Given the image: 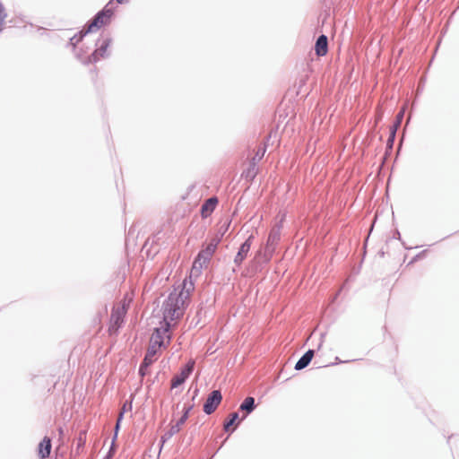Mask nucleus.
<instances>
[{
	"label": "nucleus",
	"mask_w": 459,
	"mask_h": 459,
	"mask_svg": "<svg viewBox=\"0 0 459 459\" xmlns=\"http://www.w3.org/2000/svg\"><path fill=\"white\" fill-rule=\"evenodd\" d=\"M403 114H404V110H401L396 116L395 123L390 127V135L387 140V146L389 148L393 147V144H394V142L395 139L396 131L402 123Z\"/></svg>",
	"instance_id": "f8f14e48"
},
{
	"label": "nucleus",
	"mask_w": 459,
	"mask_h": 459,
	"mask_svg": "<svg viewBox=\"0 0 459 459\" xmlns=\"http://www.w3.org/2000/svg\"><path fill=\"white\" fill-rule=\"evenodd\" d=\"M111 42L112 39L109 37L99 39L96 43L97 49L89 56V62L96 63L100 58L108 56V48L110 46Z\"/></svg>",
	"instance_id": "423d86ee"
},
{
	"label": "nucleus",
	"mask_w": 459,
	"mask_h": 459,
	"mask_svg": "<svg viewBox=\"0 0 459 459\" xmlns=\"http://www.w3.org/2000/svg\"><path fill=\"white\" fill-rule=\"evenodd\" d=\"M117 3L119 4H123L125 2V0H116Z\"/></svg>",
	"instance_id": "bb28decb"
},
{
	"label": "nucleus",
	"mask_w": 459,
	"mask_h": 459,
	"mask_svg": "<svg viewBox=\"0 0 459 459\" xmlns=\"http://www.w3.org/2000/svg\"><path fill=\"white\" fill-rule=\"evenodd\" d=\"M258 168L256 162L251 161L248 168L243 172V176L249 180H253L257 175Z\"/></svg>",
	"instance_id": "6ab92c4d"
},
{
	"label": "nucleus",
	"mask_w": 459,
	"mask_h": 459,
	"mask_svg": "<svg viewBox=\"0 0 459 459\" xmlns=\"http://www.w3.org/2000/svg\"><path fill=\"white\" fill-rule=\"evenodd\" d=\"M195 362L189 361L187 364L181 369L180 373L176 375L171 380V387L176 388L178 385H182L190 376L194 369Z\"/></svg>",
	"instance_id": "1a4fd4ad"
},
{
	"label": "nucleus",
	"mask_w": 459,
	"mask_h": 459,
	"mask_svg": "<svg viewBox=\"0 0 459 459\" xmlns=\"http://www.w3.org/2000/svg\"><path fill=\"white\" fill-rule=\"evenodd\" d=\"M158 350L159 349L156 348L154 345H149V348L143 359V367H149L155 360V355L157 354Z\"/></svg>",
	"instance_id": "a211bd4d"
},
{
	"label": "nucleus",
	"mask_w": 459,
	"mask_h": 459,
	"mask_svg": "<svg viewBox=\"0 0 459 459\" xmlns=\"http://www.w3.org/2000/svg\"><path fill=\"white\" fill-rule=\"evenodd\" d=\"M126 410V403L124 404L122 411L120 412H123V414H124Z\"/></svg>",
	"instance_id": "a878e982"
},
{
	"label": "nucleus",
	"mask_w": 459,
	"mask_h": 459,
	"mask_svg": "<svg viewBox=\"0 0 459 459\" xmlns=\"http://www.w3.org/2000/svg\"><path fill=\"white\" fill-rule=\"evenodd\" d=\"M222 400V395L221 391L213 390L207 397L204 404V411L210 415L212 414L219 406Z\"/></svg>",
	"instance_id": "0eeeda50"
},
{
	"label": "nucleus",
	"mask_w": 459,
	"mask_h": 459,
	"mask_svg": "<svg viewBox=\"0 0 459 459\" xmlns=\"http://www.w3.org/2000/svg\"><path fill=\"white\" fill-rule=\"evenodd\" d=\"M170 328V324L166 323L160 328H156L152 334L150 344L154 345L156 348L160 349L165 343V339L169 342L170 341V334L169 333Z\"/></svg>",
	"instance_id": "39448f33"
},
{
	"label": "nucleus",
	"mask_w": 459,
	"mask_h": 459,
	"mask_svg": "<svg viewBox=\"0 0 459 459\" xmlns=\"http://www.w3.org/2000/svg\"><path fill=\"white\" fill-rule=\"evenodd\" d=\"M7 14L5 13L4 7L0 2V30H2L4 22L6 18Z\"/></svg>",
	"instance_id": "4be33fe9"
},
{
	"label": "nucleus",
	"mask_w": 459,
	"mask_h": 459,
	"mask_svg": "<svg viewBox=\"0 0 459 459\" xmlns=\"http://www.w3.org/2000/svg\"><path fill=\"white\" fill-rule=\"evenodd\" d=\"M238 419V412H232L230 414V420L224 423V430L227 432L232 433L234 431V429L231 430L230 428L235 423V421Z\"/></svg>",
	"instance_id": "aec40b11"
},
{
	"label": "nucleus",
	"mask_w": 459,
	"mask_h": 459,
	"mask_svg": "<svg viewBox=\"0 0 459 459\" xmlns=\"http://www.w3.org/2000/svg\"><path fill=\"white\" fill-rule=\"evenodd\" d=\"M328 40L325 35H320L316 42L315 50L317 56H323L327 53Z\"/></svg>",
	"instance_id": "ddd939ff"
},
{
	"label": "nucleus",
	"mask_w": 459,
	"mask_h": 459,
	"mask_svg": "<svg viewBox=\"0 0 459 459\" xmlns=\"http://www.w3.org/2000/svg\"><path fill=\"white\" fill-rule=\"evenodd\" d=\"M228 228H229V223H225L224 225L221 226V228L219 229L218 233L216 234L215 237H221V239L222 237L224 236V234L226 233V231L228 230Z\"/></svg>",
	"instance_id": "5701e85b"
},
{
	"label": "nucleus",
	"mask_w": 459,
	"mask_h": 459,
	"mask_svg": "<svg viewBox=\"0 0 459 459\" xmlns=\"http://www.w3.org/2000/svg\"><path fill=\"white\" fill-rule=\"evenodd\" d=\"M51 452V439L45 437L42 441L39 444V456L41 459H46L49 456Z\"/></svg>",
	"instance_id": "2eb2a0df"
},
{
	"label": "nucleus",
	"mask_w": 459,
	"mask_h": 459,
	"mask_svg": "<svg viewBox=\"0 0 459 459\" xmlns=\"http://www.w3.org/2000/svg\"><path fill=\"white\" fill-rule=\"evenodd\" d=\"M122 419H123V412H120L119 415H118L117 420L116 427H115V435H114V438H113L111 448H110L109 453H108L109 455H111V453H112L113 446H114V440L117 438V432H118V429H119V427H120V422H121Z\"/></svg>",
	"instance_id": "412c9836"
},
{
	"label": "nucleus",
	"mask_w": 459,
	"mask_h": 459,
	"mask_svg": "<svg viewBox=\"0 0 459 459\" xmlns=\"http://www.w3.org/2000/svg\"><path fill=\"white\" fill-rule=\"evenodd\" d=\"M218 204V199L216 197H211L207 199L202 205L201 214L204 218L208 217L215 209Z\"/></svg>",
	"instance_id": "4468645a"
},
{
	"label": "nucleus",
	"mask_w": 459,
	"mask_h": 459,
	"mask_svg": "<svg viewBox=\"0 0 459 459\" xmlns=\"http://www.w3.org/2000/svg\"><path fill=\"white\" fill-rule=\"evenodd\" d=\"M59 433L63 434V429L61 428L59 429Z\"/></svg>",
	"instance_id": "cd10ccee"
},
{
	"label": "nucleus",
	"mask_w": 459,
	"mask_h": 459,
	"mask_svg": "<svg viewBox=\"0 0 459 459\" xmlns=\"http://www.w3.org/2000/svg\"><path fill=\"white\" fill-rule=\"evenodd\" d=\"M193 409V405H189L187 407H184V412H183V415L180 417V419L174 424L170 427V429L166 432L164 433L162 436H161V438H160V441H161V446H160V449L162 448L164 443L170 439L175 434H177L178 432H179L182 425L185 424V422L186 421V420L188 419V416H189V412L190 411Z\"/></svg>",
	"instance_id": "20e7f679"
},
{
	"label": "nucleus",
	"mask_w": 459,
	"mask_h": 459,
	"mask_svg": "<svg viewBox=\"0 0 459 459\" xmlns=\"http://www.w3.org/2000/svg\"><path fill=\"white\" fill-rule=\"evenodd\" d=\"M186 282L182 290H174L162 305L163 323H169L181 318L188 306L190 288L186 289Z\"/></svg>",
	"instance_id": "f257e3e1"
},
{
	"label": "nucleus",
	"mask_w": 459,
	"mask_h": 459,
	"mask_svg": "<svg viewBox=\"0 0 459 459\" xmlns=\"http://www.w3.org/2000/svg\"><path fill=\"white\" fill-rule=\"evenodd\" d=\"M314 351L308 350L307 352L303 354V356L298 360L295 365L296 370H301L308 366L314 357Z\"/></svg>",
	"instance_id": "dca6fc26"
},
{
	"label": "nucleus",
	"mask_w": 459,
	"mask_h": 459,
	"mask_svg": "<svg viewBox=\"0 0 459 459\" xmlns=\"http://www.w3.org/2000/svg\"><path fill=\"white\" fill-rule=\"evenodd\" d=\"M220 242L221 237H214L211 239L206 247L202 249L195 259L193 264L194 270H201L204 266L208 264Z\"/></svg>",
	"instance_id": "7ed1b4c3"
},
{
	"label": "nucleus",
	"mask_w": 459,
	"mask_h": 459,
	"mask_svg": "<svg viewBox=\"0 0 459 459\" xmlns=\"http://www.w3.org/2000/svg\"><path fill=\"white\" fill-rule=\"evenodd\" d=\"M148 367H143V361L141 363L140 365V368H139V373L142 375V376H144L146 374V370H147Z\"/></svg>",
	"instance_id": "393cba45"
},
{
	"label": "nucleus",
	"mask_w": 459,
	"mask_h": 459,
	"mask_svg": "<svg viewBox=\"0 0 459 459\" xmlns=\"http://www.w3.org/2000/svg\"><path fill=\"white\" fill-rule=\"evenodd\" d=\"M112 2H109L102 11L99 12L91 22L89 24L88 28L85 30H82L78 35H74L70 39V44L75 48V46L82 39V38L89 32L94 30V29H99L103 25H107L109 23L110 19L113 15V10L109 5Z\"/></svg>",
	"instance_id": "f03ea898"
},
{
	"label": "nucleus",
	"mask_w": 459,
	"mask_h": 459,
	"mask_svg": "<svg viewBox=\"0 0 459 459\" xmlns=\"http://www.w3.org/2000/svg\"><path fill=\"white\" fill-rule=\"evenodd\" d=\"M264 152H265V151H264V150H263V151L261 152V153H260V150H259V151L257 152V153L255 154V156L253 158V160H252V161H255V160H261V159H262V157L264 156Z\"/></svg>",
	"instance_id": "b1692460"
},
{
	"label": "nucleus",
	"mask_w": 459,
	"mask_h": 459,
	"mask_svg": "<svg viewBox=\"0 0 459 459\" xmlns=\"http://www.w3.org/2000/svg\"><path fill=\"white\" fill-rule=\"evenodd\" d=\"M126 307L123 305L122 307H118L114 308L110 316V326L109 331H117L124 322V317L126 316Z\"/></svg>",
	"instance_id": "6e6552de"
},
{
	"label": "nucleus",
	"mask_w": 459,
	"mask_h": 459,
	"mask_svg": "<svg viewBox=\"0 0 459 459\" xmlns=\"http://www.w3.org/2000/svg\"><path fill=\"white\" fill-rule=\"evenodd\" d=\"M253 238H254L253 235H250L247 238V239L240 246V247L234 258V264L236 265L239 266L242 264V262L246 259V257L250 250Z\"/></svg>",
	"instance_id": "9b49d317"
},
{
	"label": "nucleus",
	"mask_w": 459,
	"mask_h": 459,
	"mask_svg": "<svg viewBox=\"0 0 459 459\" xmlns=\"http://www.w3.org/2000/svg\"><path fill=\"white\" fill-rule=\"evenodd\" d=\"M281 238V226L275 225L270 231L265 246V252L273 254Z\"/></svg>",
	"instance_id": "9d476101"
},
{
	"label": "nucleus",
	"mask_w": 459,
	"mask_h": 459,
	"mask_svg": "<svg viewBox=\"0 0 459 459\" xmlns=\"http://www.w3.org/2000/svg\"><path fill=\"white\" fill-rule=\"evenodd\" d=\"M255 408V398L249 396L247 397L240 404L239 410L246 413L242 416L241 420H244L249 413H251Z\"/></svg>",
	"instance_id": "f3484780"
}]
</instances>
